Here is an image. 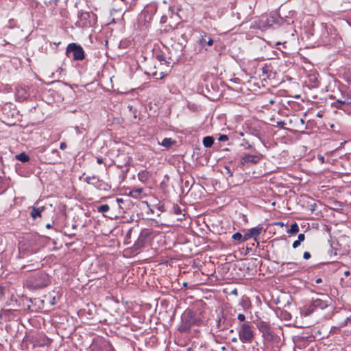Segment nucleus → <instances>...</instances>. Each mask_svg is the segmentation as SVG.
Wrapping results in <instances>:
<instances>
[{"instance_id": "obj_1", "label": "nucleus", "mask_w": 351, "mask_h": 351, "mask_svg": "<svg viewBox=\"0 0 351 351\" xmlns=\"http://www.w3.org/2000/svg\"><path fill=\"white\" fill-rule=\"evenodd\" d=\"M50 284L49 276L44 271H39L31 275L25 281V286L29 290L43 289Z\"/></svg>"}, {"instance_id": "obj_2", "label": "nucleus", "mask_w": 351, "mask_h": 351, "mask_svg": "<svg viewBox=\"0 0 351 351\" xmlns=\"http://www.w3.org/2000/svg\"><path fill=\"white\" fill-rule=\"evenodd\" d=\"M201 319L197 317L196 314L192 311H186L181 317V323L178 327V330L181 332H188L193 326H199Z\"/></svg>"}, {"instance_id": "obj_3", "label": "nucleus", "mask_w": 351, "mask_h": 351, "mask_svg": "<svg viewBox=\"0 0 351 351\" xmlns=\"http://www.w3.org/2000/svg\"><path fill=\"white\" fill-rule=\"evenodd\" d=\"M332 302V299L328 294L317 293V297L313 298L311 303L306 308V314L310 315L316 309H325Z\"/></svg>"}, {"instance_id": "obj_4", "label": "nucleus", "mask_w": 351, "mask_h": 351, "mask_svg": "<svg viewBox=\"0 0 351 351\" xmlns=\"http://www.w3.org/2000/svg\"><path fill=\"white\" fill-rule=\"evenodd\" d=\"M66 54L68 57H72L73 60H82L85 58V53L83 48L76 43H72L67 45Z\"/></svg>"}, {"instance_id": "obj_5", "label": "nucleus", "mask_w": 351, "mask_h": 351, "mask_svg": "<svg viewBox=\"0 0 351 351\" xmlns=\"http://www.w3.org/2000/svg\"><path fill=\"white\" fill-rule=\"evenodd\" d=\"M254 332L249 322H245L241 324L239 330V339L243 343H250L254 339Z\"/></svg>"}, {"instance_id": "obj_6", "label": "nucleus", "mask_w": 351, "mask_h": 351, "mask_svg": "<svg viewBox=\"0 0 351 351\" xmlns=\"http://www.w3.org/2000/svg\"><path fill=\"white\" fill-rule=\"evenodd\" d=\"M95 15L93 12L79 11L77 13L78 20L75 22V25L79 27L91 26L90 17L95 18Z\"/></svg>"}, {"instance_id": "obj_7", "label": "nucleus", "mask_w": 351, "mask_h": 351, "mask_svg": "<svg viewBox=\"0 0 351 351\" xmlns=\"http://www.w3.org/2000/svg\"><path fill=\"white\" fill-rule=\"evenodd\" d=\"M151 234L152 231L149 229H143L141 230L137 240L132 247L134 252H137L145 247Z\"/></svg>"}, {"instance_id": "obj_8", "label": "nucleus", "mask_w": 351, "mask_h": 351, "mask_svg": "<svg viewBox=\"0 0 351 351\" xmlns=\"http://www.w3.org/2000/svg\"><path fill=\"white\" fill-rule=\"evenodd\" d=\"M263 158V155L261 154H244L240 160V163L245 167H248L250 165L258 164Z\"/></svg>"}, {"instance_id": "obj_9", "label": "nucleus", "mask_w": 351, "mask_h": 351, "mask_svg": "<svg viewBox=\"0 0 351 351\" xmlns=\"http://www.w3.org/2000/svg\"><path fill=\"white\" fill-rule=\"evenodd\" d=\"M256 326L265 339L268 341L273 339L274 332L271 329L269 324L264 321H260L257 323Z\"/></svg>"}, {"instance_id": "obj_10", "label": "nucleus", "mask_w": 351, "mask_h": 351, "mask_svg": "<svg viewBox=\"0 0 351 351\" xmlns=\"http://www.w3.org/2000/svg\"><path fill=\"white\" fill-rule=\"evenodd\" d=\"M84 181L88 184L93 185L97 189H107L106 186H108V184L104 182L102 180H100L99 177L97 176H86L84 178Z\"/></svg>"}, {"instance_id": "obj_11", "label": "nucleus", "mask_w": 351, "mask_h": 351, "mask_svg": "<svg viewBox=\"0 0 351 351\" xmlns=\"http://www.w3.org/2000/svg\"><path fill=\"white\" fill-rule=\"evenodd\" d=\"M214 41L213 38L209 36L205 32H199V38L197 40V44L207 50L206 46L213 45Z\"/></svg>"}, {"instance_id": "obj_12", "label": "nucleus", "mask_w": 351, "mask_h": 351, "mask_svg": "<svg viewBox=\"0 0 351 351\" xmlns=\"http://www.w3.org/2000/svg\"><path fill=\"white\" fill-rule=\"evenodd\" d=\"M298 264L293 262L282 263L280 265V271L289 275L298 269Z\"/></svg>"}, {"instance_id": "obj_13", "label": "nucleus", "mask_w": 351, "mask_h": 351, "mask_svg": "<svg viewBox=\"0 0 351 351\" xmlns=\"http://www.w3.org/2000/svg\"><path fill=\"white\" fill-rule=\"evenodd\" d=\"M239 306L241 307L242 310L247 311L252 308V303L249 297L243 295L240 300Z\"/></svg>"}, {"instance_id": "obj_14", "label": "nucleus", "mask_w": 351, "mask_h": 351, "mask_svg": "<svg viewBox=\"0 0 351 351\" xmlns=\"http://www.w3.org/2000/svg\"><path fill=\"white\" fill-rule=\"evenodd\" d=\"M44 210H45L44 206H41V207H38V208L33 206L32 208L29 215L33 219H36L38 217L40 218L42 217V213Z\"/></svg>"}, {"instance_id": "obj_15", "label": "nucleus", "mask_w": 351, "mask_h": 351, "mask_svg": "<svg viewBox=\"0 0 351 351\" xmlns=\"http://www.w3.org/2000/svg\"><path fill=\"white\" fill-rule=\"evenodd\" d=\"M263 228L261 225H258L256 227L252 228L249 230L251 237L254 239L255 241H257V238L259 237V235L263 232Z\"/></svg>"}, {"instance_id": "obj_16", "label": "nucleus", "mask_w": 351, "mask_h": 351, "mask_svg": "<svg viewBox=\"0 0 351 351\" xmlns=\"http://www.w3.org/2000/svg\"><path fill=\"white\" fill-rule=\"evenodd\" d=\"M216 327L219 331H224L227 330L228 324L226 322V319L224 317H219L217 322Z\"/></svg>"}, {"instance_id": "obj_17", "label": "nucleus", "mask_w": 351, "mask_h": 351, "mask_svg": "<svg viewBox=\"0 0 351 351\" xmlns=\"http://www.w3.org/2000/svg\"><path fill=\"white\" fill-rule=\"evenodd\" d=\"M151 174L149 171L143 170L138 173V178L141 182H146L147 180L149 178Z\"/></svg>"}, {"instance_id": "obj_18", "label": "nucleus", "mask_w": 351, "mask_h": 351, "mask_svg": "<svg viewBox=\"0 0 351 351\" xmlns=\"http://www.w3.org/2000/svg\"><path fill=\"white\" fill-rule=\"evenodd\" d=\"M202 143L205 147H210L214 143V138L213 136H207L203 138Z\"/></svg>"}, {"instance_id": "obj_19", "label": "nucleus", "mask_w": 351, "mask_h": 351, "mask_svg": "<svg viewBox=\"0 0 351 351\" xmlns=\"http://www.w3.org/2000/svg\"><path fill=\"white\" fill-rule=\"evenodd\" d=\"M174 143H176V141L172 140V138H165L162 141V142L159 143L160 145H161L162 146H163L166 148L170 147Z\"/></svg>"}, {"instance_id": "obj_20", "label": "nucleus", "mask_w": 351, "mask_h": 351, "mask_svg": "<svg viewBox=\"0 0 351 351\" xmlns=\"http://www.w3.org/2000/svg\"><path fill=\"white\" fill-rule=\"evenodd\" d=\"M143 18V20L145 22H147V21L149 22L152 19V16L148 14V12L147 11H143L141 12V14H140L139 18H138L139 23H141Z\"/></svg>"}, {"instance_id": "obj_21", "label": "nucleus", "mask_w": 351, "mask_h": 351, "mask_svg": "<svg viewBox=\"0 0 351 351\" xmlns=\"http://www.w3.org/2000/svg\"><path fill=\"white\" fill-rule=\"evenodd\" d=\"M15 158L22 162H27L29 160V156L25 154V152L20 153L19 154H17Z\"/></svg>"}, {"instance_id": "obj_22", "label": "nucleus", "mask_w": 351, "mask_h": 351, "mask_svg": "<svg viewBox=\"0 0 351 351\" xmlns=\"http://www.w3.org/2000/svg\"><path fill=\"white\" fill-rule=\"evenodd\" d=\"M279 317L281 319L289 321L291 319V315L290 313L285 310L280 311Z\"/></svg>"}, {"instance_id": "obj_23", "label": "nucleus", "mask_w": 351, "mask_h": 351, "mask_svg": "<svg viewBox=\"0 0 351 351\" xmlns=\"http://www.w3.org/2000/svg\"><path fill=\"white\" fill-rule=\"evenodd\" d=\"M299 232V226L297 223L291 225L290 228L287 230V233L290 234H296Z\"/></svg>"}, {"instance_id": "obj_24", "label": "nucleus", "mask_w": 351, "mask_h": 351, "mask_svg": "<svg viewBox=\"0 0 351 351\" xmlns=\"http://www.w3.org/2000/svg\"><path fill=\"white\" fill-rule=\"evenodd\" d=\"M232 238L239 243H243V235L240 232H236L232 234Z\"/></svg>"}, {"instance_id": "obj_25", "label": "nucleus", "mask_w": 351, "mask_h": 351, "mask_svg": "<svg viewBox=\"0 0 351 351\" xmlns=\"http://www.w3.org/2000/svg\"><path fill=\"white\" fill-rule=\"evenodd\" d=\"M102 351H115V350L109 342H106L102 347Z\"/></svg>"}, {"instance_id": "obj_26", "label": "nucleus", "mask_w": 351, "mask_h": 351, "mask_svg": "<svg viewBox=\"0 0 351 351\" xmlns=\"http://www.w3.org/2000/svg\"><path fill=\"white\" fill-rule=\"evenodd\" d=\"M110 210V207L108 204H102L97 208V210L99 213H106Z\"/></svg>"}, {"instance_id": "obj_27", "label": "nucleus", "mask_w": 351, "mask_h": 351, "mask_svg": "<svg viewBox=\"0 0 351 351\" xmlns=\"http://www.w3.org/2000/svg\"><path fill=\"white\" fill-rule=\"evenodd\" d=\"M188 351H206V347L202 345L199 347L194 346L193 348H188Z\"/></svg>"}, {"instance_id": "obj_28", "label": "nucleus", "mask_w": 351, "mask_h": 351, "mask_svg": "<svg viewBox=\"0 0 351 351\" xmlns=\"http://www.w3.org/2000/svg\"><path fill=\"white\" fill-rule=\"evenodd\" d=\"M26 93L25 88H21L20 89L17 90V95L19 97L21 95V99L23 100L25 98H27V96L25 95Z\"/></svg>"}, {"instance_id": "obj_29", "label": "nucleus", "mask_w": 351, "mask_h": 351, "mask_svg": "<svg viewBox=\"0 0 351 351\" xmlns=\"http://www.w3.org/2000/svg\"><path fill=\"white\" fill-rule=\"evenodd\" d=\"M156 59L160 62H164L165 64H169V62H167L165 59V57L162 54H157L156 56Z\"/></svg>"}, {"instance_id": "obj_30", "label": "nucleus", "mask_w": 351, "mask_h": 351, "mask_svg": "<svg viewBox=\"0 0 351 351\" xmlns=\"http://www.w3.org/2000/svg\"><path fill=\"white\" fill-rule=\"evenodd\" d=\"M5 191V183L3 179L0 176V194L3 193Z\"/></svg>"}, {"instance_id": "obj_31", "label": "nucleus", "mask_w": 351, "mask_h": 351, "mask_svg": "<svg viewBox=\"0 0 351 351\" xmlns=\"http://www.w3.org/2000/svg\"><path fill=\"white\" fill-rule=\"evenodd\" d=\"M344 104H345V101H341V100H337L335 102L333 103L334 106L337 108H341L342 107V106Z\"/></svg>"}, {"instance_id": "obj_32", "label": "nucleus", "mask_w": 351, "mask_h": 351, "mask_svg": "<svg viewBox=\"0 0 351 351\" xmlns=\"http://www.w3.org/2000/svg\"><path fill=\"white\" fill-rule=\"evenodd\" d=\"M173 210L175 214L180 215L182 213V209L178 206V205H173Z\"/></svg>"}, {"instance_id": "obj_33", "label": "nucleus", "mask_w": 351, "mask_h": 351, "mask_svg": "<svg viewBox=\"0 0 351 351\" xmlns=\"http://www.w3.org/2000/svg\"><path fill=\"white\" fill-rule=\"evenodd\" d=\"M228 140V137L227 135L226 134H221L219 136V137L218 138V141H226Z\"/></svg>"}, {"instance_id": "obj_34", "label": "nucleus", "mask_w": 351, "mask_h": 351, "mask_svg": "<svg viewBox=\"0 0 351 351\" xmlns=\"http://www.w3.org/2000/svg\"><path fill=\"white\" fill-rule=\"evenodd\" d=\"M251 234L249 232V230L244 234L243 235V242H245V241L248 240L250 238H251Z\"/></svg>"}, {"instance_id": "obj_35", "label": "nucleus", "mask_w": 351, "mask_h": 351, "mask_svg": "<svg viewBox=\"0 0 351 351\" xmlns=\"http://www.w3.org/2000/svg\"><path fill=\"white\" fill-rule=\"evenodd\" d=\"M351 323V315L349 317H347L345 320L344 323L341 325V326H345L348 325V324Z\"/></svg>"}, {"instance_id": "obj_36", "label": "nucleus", "mask_w": 351, "mask_h": 351, "mask_svg": "<svg viewBox=\"0 0 351 351\" xmlns=\"http://www.w3.org/2000/svg\"><path fill=\"white\" fill-rule=\"evenodd\" d=\"M305 239V234H303V233H301L298 235V240L300 241V242H302L304 241Z\"/></svg>"}, {"instance_id": "obj_37", "label": "nucleus", "mask_w": 351, "mask_h": 351, "mask_svg": "<svg viewBox=\"0 0 351 351\" xmlns=\"http://www.w3.org/2000/svg\"><path fill=\"white\" fill-rule=\"evenodd\" d=\"M237 319L240 322H244L245 319V315L240 313L238 315Z\"/></svg>"}, {"instance_id": "obj_38", "label": "nucleus", "mask_w": 351, "mask_h": 351, "mask_svg": "<svg viewBox=\"0 0 351 351\" xmlns=\"http://www.w3.org/2000/svg\"><path fill=\"white\" fill-rule=\"evenodd\" d=\"M300 243H301V242H300L298 239L295 240L293 243V245H292L293 248H294V249L297 248L300 245Z\"/></svg>"}, {"instance_id": "obj_39", "label": "nucleus", "mask_w": 351, "mask_h": 351, "mask_svg": "<svg viewBox=\"0 0 351 351\" xmlns=\"http://www.w3.org/2000/svg\"><path fill=\"white\" fill-rule=\"evenodd\" d=\"M311 257V254L308 252H305L304 254H303V258L306 260H308Z\"/></svg>"}, {"instance_id": "obj_40", "label": "nucleus", "mask_w": 351, "mask_h": 351, "mask_svg": "<svg viewBox=\"0 0 351 351\" xmlns=\"http://www.w3.org/2000/svg\"><path fill=\"white\" fill-rule=\"evenodd\" d=\"M66 146L67 145L65 142H62L60 145V148L63 150V149H66Z\"/></svg>"}, {"instance_id": "obj_41", "label": "nucleus", "mask_w": 351, "mask_h": 351, "mask_svg": "<svg viewBox=\"0 0 351 351\" xmlns=\"http://www.w3.org/2000/svg\"><path fill=\"white\" fill-rule=\"evenodd\" d=\"M230 294L232 295H238V291L237 289H234L233 290L231 291L230 292Z\"/></svg>"}, {"instance_id": "obj_42", "label": "nucleus", "mask_w": 351, "mask_h": 351, "mask_svg": "<svg viewBox=\"0 0 351 351\" xmlns=\"http://www.w3.org/2000/svg\"><path fill=\"white\" fill-rule=\"evenodd\" d=\"M318 159L319 160V161H320L322 163H324V157L323 156L319 155V156H318Z\"/></svg>"}, {"instance_id": "obj_43", "label": "nucleus", "mask_w": 351, "mask_h": 351, "mask_svg": "<svg viewBox=\"0 0 351 351\" xmlns=\"http://www.w3.org/2000/svg\"><path fill=\"white\" fill-rule=\"evenodd\" d=\"M277 124H278V126H280V127H281V128H283V127H284V125H285V123H284V122H282V121H279V122H278V123H277Z\"/></svg>"}, {"instance_id": "obj_44", "label": "nucleus", "mask_w": 351, "mask_h": 351, "mask_svg": "<svg viewBox=\"0 0 351 351\" xmlns=\"http://www.w3.org/2000/svg\"><path fill=\"white\" fill-rule=\"evenodd\" d=\"M321 282H322V278H317V279L315 280V283H317V284H319V283H321Z\"/></svg>"}, {"instance_id": "obj_45", "label": "nucleus", "mask_w": 351, "mask_h": 351, "mask_svg": "<svg viewBox=\"0 0 351 351\" xmlns=\"http://www.w3.org/2000/svg\"><path fill=\"white\" fill-rule=\"evenodd\" d=\"M97 162L98 164H102L103 163V159L101 158H97Z\"/></svg>"}, {"instance_id": "obj_46", "label": "nucleus", "mask_w": 351, "mask_h": 351, "mask_svg": "<svg viewBox=\"0 0 351 351\" xmlns=\"http://www.w3.org/2000/svg\"><path fill=\"white\" fill-rule=\"evenodd\" d=\"M344 275H345L346 276H350V271H348V270L344 272Z\"/></svg>"}, {"instance_id": "obj_47", "label": "nucleus", "mask_w": 351, "mask_h": 351, "mask_svg": "<svg viewBox=\"0 0 351 351\" xmlns=\"http://www.w3.org/2000/svg\"><path fill=\"white\" fill-rule=\"evenodd\" d=\"M143 191V189H138L136 190V192H137L138 193H141Z\"/></svg>"}, {"instance_id": "obj_48", "label": "nucleus", "mask_w": 351, "mask_h": 351, "mask_svg": "<svg viewBox=\"0 0 351 351\" xmlns=\"http://www.w3.org/2000/svg\"><path fill=\"white\" fill-rule=\"evenodd\" d=\"M46 228H48V229H50V228H52V226H51V225L50 223H47V224L46 225Z\"/></svg>"}, {"instance_id": "obj_49", "label": "nucleus", "mask_w": 351, "mask_h": 351, "mask_svg": "<svg viewBox=\"0 0 351 351\" xmlns=\"http://www.w3.org/2000/svg\"><path fill=\"white\" fill-rule=\"evenodd\" d=\"M50 303H51V304H55V303H56V302H55V298H54V297L52 298V300H51V301L50 302Z\"/></svg>"}, {"instance_id": "obj_50", "label": "nucleus", "mask_w": 351, "mask_h": 351, "mask_svg": "<svg viewBox=\"0 0 351 351\" xmlns=\"http://www.w3.org/2000/svg\"><path fill=\"white\" fill-rule=\"evenodd\" d=\"M267 68V67H263L262 70L263 73H266Z\"/></svg>"}, {"instance_id": "obj_51", "label": "nucleus", "mask_w": 351, "mask_h": 351, "mask_svg": "<svg viewBox=\"0 0 351 351\" xmlns=\"http://www.w3.org/2000/svg\"><path fill=\"white\" fill-rule=\"evenodd\" d=\"M276 224L279 225L280 226H284V223L282 222H278Z\"/></svg>"}, {"instance_id": "obj_52", "label": "nucleus", "mask_w": 351, "mask_h": 351, "mask_svg": "<svg viewBox=\"0 0 351 351\" xmlns=\"http://www.w3.org/2000/svg\"><path fill=\"white\" fill-rule=\"evenodd\" d=\"M232 342H237V339L236 337H234L232 339Z\"/></svg>"}, {"instance_id": "obj_53", "label": "nucleus", "mask_w": 351, "mask_h": 351, "mask_svg": "<svg viewBox=\"0 0 351 351\" xmlns=\"http://www.w3.org/2000/svg\"><path fill=\"white\" fill-rule=\"evenodd\" d=\"M131 232H132V230H129L128 232V237H130V234H131Z\"/></svg>"}, {"instance_id": "obj_54", "label": "nucleus", "mask_w": 351, "mask_h": 351, "mask_svg": "<svg viewBox=\"0 0 351 351\" xmlns=\"http://www.w3.org/2000/svg\"><path fill=\"white\" fill-rule=\"evenodd\" d=\"M300 121L302 124H304V121L302 119H300Z\"/></svg>"}, {"instance_id": "obj_55", "label": "nucleus", "mask_w": 351, "mask_h": 351, "mask_svg": "<svg viewBox=\"0 0 351 351\" xmlns=\"http://www.w3.org/2000/svg\"><path fill=\"white\" fill-rule=\"evenodd\" d=\"M221 349L222 351H225L226 350V347L223 346V347H221Z\"/></svg>"}, {"instance_id": "obj_56", "label": "nucleus", "mask_w": 351, "mask_h": 351, "mask_svg": "<svg viewBox=\"0 0 351 351\" xmlns=\"http://www.w3.org/2000/svg\"><path fill=\"white\" fill-rule=\"evenodd\" d=\"M76 227H77V225H75V224L73 225V226H72V228H73V229L76 228Z\"/></svg>"}, {"instance_id": "obj_57", "label": "nucleus", "mask_w": 351, "mask_h": 351, "mask_svg": "<svg viewBox=\"0 0 351 351\" xmlns=\"http://www.w3.org/2000/svg\"><path fill=\"white\" fill-rule=\"evenodd\" d=\"M226 169L228 170V173H230V169H229V168H228V167H226Z\"/></svg>"}, {"instance_id": "obj_58", "label": "nucleus", "mask_w": 351, "mask_h": 351, "mask_svg": "<svg viewBox=\"0 0 351 351\" xmlns=\"http://www.w3.org/2000/svg\"><path fill=\"white\" fill-rule=\"evenodd\" d=\"M252 147V145H248V147H247V148H248V149H251Z\"/></svg>"}, {"instance_id": "obj_59", "label": "nucleus", "mask_w": 351, "mask_h": 351, "mask_svg": "<svg viewBox=\"0 0 351 351\" xmlns=\"http://www.w3.org/2000/svg\"><path fill=\"white\" fill-rule=\"evenodd\" d=\"M316 206L315 204H314L313 205H311L312 208H314V206Z\"/></svg>"}, {"instance_id": "obj_60", "label": "nucleus", "mask_w": 351, "mask_h": 351, "mask_svg": "<svg viewBox=\"0 0 351 351\" xmlns=\"http://www.w3.org/2000/svg\"><path fill=\"white\" fill-rule=\"evenodd\" d=\"M58 0H54V1L56 3Z\"/></svg>"}]
</instances>
